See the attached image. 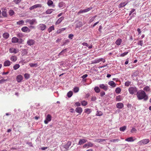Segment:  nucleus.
<instances>
[{
	"instance_id": "1a4fd4ad",
	"label": "nucleus",
	"mask_w": 151,
	"mask_h": 151,
	"mask_svg": "<svg viewBox=\"0 0 151 151\" xmlns=\"http://www.w3.org/2000/svg\"><path fill=\"white\" fill-rule=\"evenodd\" d=\"M23 77L21 75H19L17 77V80L18 82H20L22 80Z\"/></svg>"
},
{
	"instance_id": "cd10ccee",
	"label": "nucleus",
	"mask_w": 151,
	"mask_h": 151,
	"mask_svg": "<svg viewBox=\"0 0 151 151\" xmlns=\"http://www.w3.org/2000/svg\"><path fill=\"white\" fill-rule=\"evenodd\" d=\"M54 30V25H52L50 27H49L48 29L49 32H51L52 30Z\"/></svg>"
},
{
	"instance_id": "a211bd4d",
	"label": "nucleus",
	"mask_w": 151,
	"mask_h": 151,
	"mask_svg": "<svg viewBox=\"0 0 151 151\" xmlns=\"http://www.w3.org/2000/svg\"><path fill=\"white\" fill-rule=\"evenodd\" d=\"M122 42V39L119 38L116 40L115 42V44L118 45H119L121 44Z\"/></svg>"
},
{
	"instance_id": "5fc2aeb1",
	"label": "nucleus",
	"mask_w": 151,
	"mask_h": 151,
	"mask_svg": "<svg viewBox=\"0 0 151 151\" xmlns=\"http://www.w3.org/2000/svg\"><path fill=\"white\" fill-rule=\"evenodd\" d=\"M23 36V35L21 33H19L17 35V37L19 38H22Z\"/></svg>"
},
{
	"instance_id": "9b49d317",
	"label": "nucleus",
	"mask_w": 151,
	"mask_h": 151,
	"mask_svg": "<svg viewBox=\"0 0 151 151\" xmlns=\"http://www.w3.org/2000/svg\"><path fill=\"white\" fill-rule=\"evenodd\" d=\"M19 41V39L17 37H13L12 39V42L13 43H16Z\"/></svg>"
},
{
	"instance_id": "ea45409f",
	"label": "nucleus",
	"mask_w": 151,
	"mask_h": 151,
	"mask_svg": "<svg viewBox=\"0 0 151 151\" xmlns=\"http://www.w3.org/2000/svg\"><path fill=\"white\" fill-rule=\"evenodd\" d=\"M79 88L78 87H76L74 88H73V91L75 93H77V92H78L79 91Z\"/></svg>"
},
{
	"instance_id": "4d7b16f0",
	"label": "nucleus",
	"mask_w": 151,
	"mask_h": 151,
	"mask_svg": "<svg viewBox=\"0 0 151 151\" xmlns=\"http://www.w3.org/2000/svg\"><path fill=\"white\" fill-rule=\"evenodd\" d=\"M104 140H105L104 139H97L95 140V142H103Z\"/></svg>"
},
{
	"instance_id": "2eb2a0df",
	"label": "nucleus",
	"mask_w": 151,
	"mask_h": 151,
	"mask_svg": "<svg viewBox=\"0 0 151 151\" xmlns=\"http://www.w3.org/2000/svg\"><path fill=\"white\" fill-rule=\"evenodd\" d=\"M64 19V17H62L59 18L56 22V24H60L62 21Z\"/></svg>"
},
{
	"instance_id": "052dcab7",
	"label": "nucleus",
	"mask_w": 151,
	"mask_h": 151,
	"mask_svg": "<svg viewBox=\"0 0 151 151\" xmlns=\"http://www.w3.org/2000/svg\"><path fill=\"white\" fill-rule=\"evenodd\" d=\"M83 12H86V11H85V9L84 10H80L78 13V14H79L81 13H82Z\"/></svg>"
},
{
	"instance_id": "37998d69",
	"label": "nucleus",
	"mask_w": 151,
	"mask_h": 151,
	"mask_svg": "<svg viewBox=\"0 0 151 151\" xmlns=\"http://www.w3.org/2000/svg\"><path fill=\"white\" fill-rule=\"evenodd\" d=\"M30 65L31 67H36L37 66V63H30Z\"/></svg>"
},
{
	"instance_id": "338daca9",
	"label": "nucleus",
	"mask_w": 151,
	"mask_h": 151,
	"mask_svg": "<svg viewBox=\"0 0 151 151\" xmlns=\"http://www.w3.org/2000/svg\"><path fill=\"white\" fill-rule=\"evenodd\" d=\"M82 44L84 46H86L87 47H88L89 45L88 44V43L85 42H83L82 43Z\"/></svg>"
},
{
	"instance_id": "c756f323",
	"label": "nucleus",
	"mask_w": 151,
	"mask_h": 151,
	"mask_svg": "<svg viewBox=\"0 0 151 151\" xmlns=\"http://www.w3.org/2000/svg\"><path fill=\"white\" fill-rule=\"evenodd\" d=\"M20 65L18 64H16L13 66V68L15 70H17L19 68Z\"/></svg>"
},
{
	"instance_id": "6e6d98bb",
	"label": "nucleus",
	"mask_w": 151,
	"mask_h": 151,
	"mask_svg": "<svg viewBox=\"0 0 151 151\" xmlns=\"http://www.w3.org/2000/svg\"><path fill=\"white\" fill-rule=\"evenodd\" d=\"M116 101H121L120 96H117L116 97Z\"/></svg>"
},
{
	"instance_id": "f8f14e48",
	"label": "nucleus",
	"mask_w": 151,
	"mask_h": 151,
	"mask_svg": "<svg viewBox=\"0 0 151 151\" xmlns=\"http://www.w3.org/2000/svg\"><path fill=\"white\" fill-rule=\"evenodd\" d=\"M27 22L29 23L31 25H33L34 24L35 22H36V20L35 19H32V20H27Z\"/></svg>"
},
{
	"instance_id": "0e129e2a",
	"label": "nucleus",
	"mask_w": 151,
	"mask_h": 151,
	"mask_svg": "<svg viewBox=\"0 0 151 151\" xmlns=\"http://www.w3.org/2000/svg\"><path fill=\"white\" fill-rule=\"evenodd\" d=\"M92 9V7H89L87 9H85V11L86 12L89 11Z\"/></svg>"
},
{
	"instance_id": "680f3d73",
	"label": "nucleus",
	"mask_w": 151,
	"mask_h": 151,
	"mask_svg": "<svg viewBox=\"0 0 151 151\" xmlns=\"http://www.w3.org/2000/svg\"><path fill=\"white\" fill-rule=\"evenodd\" d=\"M73 35L72 34H70L69 35L68 37L70 39H73Z\"/></svg>"
},
{
	"instance_id": "5701e85b",
	"label": "nucleus",
	"mask_w": 151,
	"mask_h": 151,
	"mask_svg": "<svg viewBox=\"0 0 151 151\" xmlns=\"http://www.w3.org/2000/svg\"><path fill=\"white\" fill-rule=\"evenodd\" d=\"M54 10L52 9H48L46 12V13L47 14H50L53 11H54Z\"/></svg>"
},
{
	"instance_id": "49530a36",
	"label": "nucleus",
	"mask_w": 151,
	"mask_h": 151,
	"mask_svg": "<svg viewBox=\"0 0 151 151\" xmlns=\"http://www.w3.org/2000/svg\"><path fill=\"white\" fill-rule=\"evenodd\" d=\"M131 83V82L129 81H127L125 83V85L127 86H128Z\"/></svg>"
},
{
	"instance_id": "58836bf2",
	"label": "nucleus",
	"mask_w": 151,
	"mask_h": 151,
	"mask_svg": "<svg viewBox=\"0 0 151 151\" xmlns=\"http://www.w3.org/2000/svg\"><path fill=\"white\" fill-rule=\"evenodd\" d=\"M30 75L27 73H25L24 74L25 78L27 79H28L29 78Z\"/></svg>"
},
{
	"instance_id": "774afa93",
	"label": "nucleus",
	"mask_w": 151,
	"mask_h": 151,
	"mask_svg": "<svg viewBox=\"0 0 151 151\" xmlns=\"http://www.w3.org/2000/svg\"><path fill=\"white\" fill-rule=\"evenodd\" d=\"M96 99V98L94 96L91 99V100L93 101H95Z\"/></svg>"
},
{
	"instance_id": "864d4df0",
	"label": "nucleus",
	"mask_w": 151,
	"mask_h": 151,
	"mask_svg": "<svg viewBox=\"0 0 151 151\" xmlns=\"http://www.w3.org/2000/svg\"><path fill=\"white\" fill-rule=\"evenodd\" d=\"M69 42V40H65L64 42H63V45H65L66 43H68Z\"/></svg>"
},
{
	"instance_id": "7ed1b4c3",
	"label": "nucleus",
	"mask_w": 151,
	"mask_h": 151,
	"mask_svg": "<svg viewBox=\"0 0 151 151\" xmlns=\"http://www.w3.org/2000/svg\"><path fill=\"white\" fill-rule=\"evenodd\" d=\"M125 141L128 142H133L134 141H139V140L135 138L131 137L126 139H125Z\"/></svg>"
},
{
	"instance_id": "e433bc0d",
	"label": "nucleus",
	"mask_w": 151,
	"mask_h": 151,
	"mask_svg": "<svg viewBox=\"0 0 151 151\" xmlns=\"http://www.w3.org/2000/svg\"><path fill=\"white\" fill-rule=\"evenodd\" d=\"M102 115V113L101 111H97V113L96 114V115L98 116H101Z\"/></svg>"
},
{
	"instance_id": "b1692460",
	"label": "nucleus",
	"mask_w": 151,
	"mask_h": 151,
	"mask_svg": "<svg viewBox=\"0 0 151 151\" xmlns=\"http://www.w3.org/2000/svg\"><path fill=\"white\" fill-rule=\"evenodd\" d=\"M17 59V57L15 56H13L11 58V60L12 61L15 62Z\"/></svg>"
},
{
	"instance_id": "aec40b11",
	"label": "nucleus",
	"mask_w": 151,
	"mask_h": 151,
	"mask_svg": "<svg viewBox=\"0 0 151 151\" xmlns=\"http://www.w3.org/2000/svg\"><path fill=\"white\" fill-rule=\"evenodd\" d=\"M4 65L5 66H8L10 65V62L9 60H6L4 63Z\"/></svg>"
},
{
	"instance_id": "2f4dec72",
	"label": "nucleus",
	"mask_w": 151,
	"mask_h": 151,
	"mask_svg": "<svg viewBox=\"0 0 151 151\" xmlns=\"http://www.w3.org/2000/svg\"><path fill=\"white\" fill-rule=\"evenodd\" d=\"M115 91L116 93H119L121 91V89L120 88L118 87L116 88Z\"/></svg>"
},
{
	"instance_id": "ddd939ff",
	"label": "nucleus",
	"mask_w": 151,
	"mask_h": 151,
	"mask_svg": "<svg viewBox=\"0 0 151 151\" xmlns=\"http://www.w3.org/2000/svg\"><path fill=\"white\" fill-rule=\"evenodd\" d=\"M108 84L112 87H114L116 86V84L113 81H111L109 82Z\"/></svg>"
},
{
	"instance_id": "20e7f679",
	"label": "nucleus",
	"mask_w": 151,
	"mask_h": 151,
	"mask_svg": "<svg viewBox=\"0 0 151 151\" xmlns=\"http://www.w3.org/2000/svg\"><path fill=\"white\" fill-rule=\"evenodd\" d=\"M51 120V116L50 114H48L46 116V119L44 121V123L45 124H47L48 122H50Z\"/></svg>"
},
{
	"instance_id": "4be33fe9",
	"label": "nucleus",
	"mask_w": 151,
	"mask_h": 151,
	"mask_svg": "<svg viewBox=\"0 0 151 151\" xmlns=\"http://www.w3.org/2000/svg\"><path fill=\"white\" fill-rule=\"evenodd\" d=\"M95 91L97 93H99L100 91V89L98 86H96L94 88Z\"/></svg>"
},
{
	"instance_id": "0eeeda50",
	"label": "nucleus",
	"mask_w": 151,
	"mask_h": 151,
	"mask_svg": "<svg viewBox=\"0 0 151 151\" xmlns=\"http://www.w3.org/2000/svg\"><path fill=\"white\" fill-rule=\"evenodd\" d=\"M99 87L103 89L105 91H106L108 90V87L107 85H105L104 84H101L99 85Z\"/></svg>"
},
{
	"instance_id": "603ef678",
	"label": "nucleus",
	"mask_w": 151,
	"mask_h": 151,
	"mask_svg": "<svg viewBox=\"0 0 151 151\" xmlns=\"http://www.w3.org/2000/svg\"><path fill=\"white\" fill-rule=\"evenodd\" d=\"M87 148H88L90 147H92L93 146V144L91 142L87 143Z\"/></svg>"
},
{
	"instance_id": "412c9836",
	"label": "nucleus",
	"mask_w": 151,
	"mask_h": 151,
	"mask_svg": "<svg viewBox=\"0 0 151 151\" xmlns=\"http://www.w3.org/2000/svg\"><path fill=\"white\" fill-rule=\"evenodd\" d=\"M3 36L4 38L7 39L9 37V34L8 33L5 32L3 34Z\"/></svg>"
},
{
	"instance_id": "c9c22d12",
	"label": "nucleus",
	"mask_w": 151,
	"mask_h": 151,
	"mask_svg": "<svg viewBox=\"0 0 151 151\" xmlns=\"http://www.w3.org/2000/svg\"><path fill=\"white\" fill-rule=\"evenodd\" d=\"M65 28H62V29H60L57 31V33H60L61 31L65 30Z\"/></svg>"
},
{
	"instance_id": "4c0bfd02",
	"label": "nucleus",
	"mask_w": 151,
	"mask_h": 151,
	"mask_svg": "<svg viewBox=\"0 0 151 151\" xmlns=\"http://www.w3.org/2000/svg\"><path fill=\"white\" fill-rule=\"evenodd\" d=\"M24 23V21L22 20L19 21L17 22V24L18 25L22 24H23Z\"/></svg>"
},
{
	"instance_id": "9d476101",
	"label": "nucleus",
	"mask_w": 151,
	"mask_h": 151,
	"mask_svg": "<svg viewBox=\"0 0 151 151\" xmlns=\"http://www.w3.org/2000/svg\"><path fill=\"white\" fill-rule=\"evenodd\" d=\"M116 106L118 109H122L124 106V104L121 103H117L116 105Z\"/></svg>"
},
{
	"instance_id": "dca6fc26",
	"label": "nucleus",
	"mask_w": 151,
	"mask_h": 151,
	"mask_svg": "<svg viewBox=\"0 0 151 151\" xmlns=\"http://www.w3.org/2000/svg\"><path fill=\"white\" fill-rule=\"evenodd\" d=\"M76 111L79 114H81L82 111V109L80 107H78L76 109Z\"/></svg>"
},
{
	"instance_id": "3c124183",
	"label": "nucleus",
	"mask_w": 151,
	"mask_h": 151,
	"mask_svg": "<svg viewBox=\"0 0 151 151\" xmlns=\"http://www.w3.org/2000/svg\"><path fill=\"white\" fill-rule=\"evenodd\" d=\"M121 141V139H112L110 141V142H115L116 141Z\"/></svg>"
},
{
	"instance_id": "72a5a7b5",
	"label": "nucleus",
	"mask_w": 151,
	"mask_h": 151,
	"mask_svg": "<svg viewBox=\"0 0 151 151\" xmlns=\"http://www.w3.org/2000/svg\"><path fill=\"white\" fill-rule=\"evenodd\" d=\"M64 3L63 2H60L58 4V6L60 8L64 6Z\"/></svg>"
},
{
	"instance_id": "a19ab883",
	"label": "nucleus",
	"mask_w": 151,
	"mask_h": 151,
	"mask_svg": "<svg viewBox=\"0 0 151 151\" xmlns=\"http://www.w3.org/2000/svg\"><path fill=\"white\" fill-rule=\"evenodd\" d=\"M144 90L146 91H150V88L149 87L146 86L144 88Z\"/></svg>"
},
{
	"instance_id": "09e8293b",
	"label": "nucleus",
	"mask_w": 151,
	"mask_h": 151,
	"mask_svg": "<svg viewBox=\"0 0 151 151\" xmlns=\"http://www.w3.org/2000/svg\"><path fill=\"white\" fill-rule=\"evenodd\" d=\"M14 13V11L12 10H10L9 11V14L11 16L13 15Z\"/></svg>"
},
{
	"instance_id": "e2e57ef3",
	"label": "nucleus",
	"mask_w": 151,
	"mask_h": 151,
	"mask_svg": "<svg viewBox=\"0 0 151 151\" xmlns=\"http://www.w3.org/2000/svg\"><path fill=\"white\" fill-rule=\"evenodd\" d=\"M105 94V92L104 91H101L100 93V96H101L102 97Z\"/></svg>"
},
{
	"instance_id": "f704fd0d",
	"label": "nucleus",
	"mask_w": 151,
	"mask_h": 151,
	"mask_svg": "<svg viewBox=\"0 0 151 151\" xmlns=\"http://www.w3.org/2000/svg\"><path fill=\"white\" fill-rule=\"evenodd\" d=\"M91 110L90 109H85V112L89 114L91 112Z\"/></svg>"
},
{
	"instance_id": "c85d7f7f",
	"label": "nucleus",
	"mask_w": 151,
	"mask_h": 151,
	"mask_svg": "<svg viewBox=\"0 0 151 151\" xmlns=\"http://www.w3.org/2000/svg\"><path fill=\"white\" fill-rule=\"evenodd\" d=\"M33 6L34 9L37 8L41 7V5L40 4H36L33 5Z\"/></svg>"
},
{
	"instance_id": "bf43d9fd",
	"label": "nucleus",
	"mask_w": 151,
	"mask_h": 151,
	"mask_svg": "<svg viewBox=\"0 0 151 151\" xmlns=\"http://www.w3.org/2000/svg\"><path fill=\"white\" fill-rule=\"evenodd\" d=\"M150 140L148 139H145L141 140L139 141V142H149Z\"/></svg>"
},
{
	"instance_id": "c03bdc74",
	"label": "nucleus",
	"mask_w": 151,
	"mask_h": 151,
	"mask_svg": "<svg viewBox=\"0 0 151 151\" xmlns=\"http://www.w3.org/2000/svg\"><path fill=\"white\" fill-rule=\"evenodd\" d=\"M2 15L4 17H6L7 16V13L6 12L3 11L2 12Z\"/></svg>"
},
{
	"instance_id": "a18cd8bd",
	"label": "nucleus",
	"mask_w": 151,
	"mask_h": 151,
	"mask_svg": "<svg viewBox=\"0 0 151 151\" xmlns=\"http://www.w3.org/2000/svg\"><path fill=\"white\" fill-rule=\"evenodd\" d=\"M128 52H124V53H122V54H121V55H120V56H121V57H124L125 55H127L128 54Z\"/></svg>"
},
{
	"instance_id": "39448f33",
	"label": "nucleus",
	"mask_w": 151,
	"mask_h": 151,
	"mask_svg": "<svg viewBox=\"0 0 151 151\" xmlns=\"http://www.w3.org/2000/svg\"><path fill=\"white\" fill-rule=\"evenodd\" d=\"M71 142H67L65 143L62 146L65 150H67L71 145Z\"/></svg>"
},
{
	"instance_id": "7c9ffc66",
	"label": "nucleus",
	"mask_w": 151,
	"mask_h": 151,
	"mask_svg": "<svg viewBox=\"0 0 151 151\" xmlns=\"http://www.w3.org/2000/svg\"><path fill=\"white\" fill-rule=\"evenodd\" d=\"M126 128L127 127L126 126H124L120 127L119 129L120 131L123 132L126 129Z\"/></svg>"
},
{
	"instance_id": "de8ad7c7",
	"label": "nucleus",
	"mask_w": 151,
	"mask_h": 151,
	"mask_svg": "<svg viewBox=\"0 0 151 151\" xmlns=\"http://www.w3.org/2000/svg\"><path fill=\"white\" fill-rule=\"evenodd\" d=\"M87 104V102L86 101H82L81 102V104L83 106H85Z\"/></svg>"
},
{
	"instance_id": "393cba45",
	"label": "nucleus",
	"mask_w": 151,
	"mask_h": 151,
	"mask_svg": "<svg viewBox=\"0 0 151 151\" xmlns=\"http://www.w3.org/2000/svg\"><path fill=\"white\" fill-rule=\"evenodd\" d=\"M102 61V58H100L98 59L95 60L93 61V62L92 63H99L101 61Z\"/></svg>"
},
{
	"instance_id": "a878e982",
	"label": "nucleus",
	"mask_w": 151,
	"mask_h": 151,
	"mask_svg": "<svg viewBox=\"0 0 151 151\" xmlns=\"http://www.w3.org/2000/svg\"><path fill=\"white\" fill-rule=\"evenodd\" d=\"M47 4L48 6H50L52 5L53 4V2L51 0H48L47 2Z\"/></svg>"
},
{
	"instance_id": "69168bd1",
	"label": "nucleus",
	"mask_w": 151,
	"mask_h": 151,
	"mask_svg": "<svg viewBox=\"0 0 151 151\" xmlns=\"http://www.w3.org/2000/svg\"><path fill=\"white\" fill-rule=\"evenodd\" d=\"M23 41L22 40L21 38H20L19 39V41L18 42L19 44H21L22 42Z\"/></svg>"
},
{
	"instance_id": "13d9d810",
	"label": "nucleus",
	"mask_w": 151,
	"mask_h": 151,
	"mask_svg": "<svg viewBox=\"0 0 151 151\" xmlns=\"http://www.w3.org/2000/svg\"><path fill=\"white\" fill-rule=\"evenodd\" d=\"M143 43V41L142 40H140L139 41V42L138 43V45H140L141 46H142V45Z\"/></svg>"
},
{
	"instance_id": "bb28decb",
	"label": "nucleus",
	"mask_w": 151,
	"mask_h": 151,
	"mask_svg": "<svg viewBox=\"0 0 151 151\" xmlns=\"http://www.w3.org/2000/svg\"><path fill=\"white\" fill-rule=\"evenodd\" d=\"M73 95V92L71 91H69L68 93L67 96L69 98L70 97Z\"/></svg>"
},
{
	"instance_id": "8fccbe9b",
	"label": "nucleus",
	"mask_w": 151,
	"mask_h": 151,
	"mask_svg": "<svg viewBox=\"0 0 151 151\" xmlns=\"http://www.w3.org/2000/svg\"><path fill=\"white\" fill-rule=\"evenodd\" d=\"M14 2L17 4H19L21 1V0H13Z\"/></svg>"
},
{
	"instance_id": "4468645a",
	"label": "nucleus",
	"mask_w": 151,
	"mask_h": 151,
	"mask_svg": "<svg viewBox=\"0 0 151 151\" xmlns=\"http://www.w3.org/2000/svg\"><path fill=\"white\" fill-rule=\"evenodd\" d=\"M21 30L22 31L26 32H27L28 30H29V32L30 31V29L27 27H23L22 29Z\"/></svg>"
},
{
	"instance_id": "423d86ee",
	"label": "nucleus",
	"mask_w": 151,
	"mask_h": 151,
	"mask_svg": "<svg viewBox=\"0 0 151 151\" xmlns=\"http://www.w3.org/2000/svg\"><path fill=\"white\" fill-rule=\"evenodd\" d=\"M35 41L32 39L28 40L27 42V44L28 45L31 46L34 45L35 44Z\"/></svg>"
},
{
	"instance_id": "6e6552de",
	"label": "nucleus",
	"mask_w": 151,
	"mask_h": 151,
	"mask_svg": "<svg viewBox=\"0 0 151 151\" xmlns=\"http://www.w3.org/2000/svg\"><path fill=\"white\" fill-rule=\"evenodd\" d=\"M41 30L43 31L46 28V26L43 24H40L38 26Z\"/></svg>"
},
{
	"instance_id": "6ab92c4d",
	"label": "nucleus",
	"mask_w": 151,
	"mask_h": 151,
	"mask_svg": "<svg viewBox=\"0 0 151 151\" xmlns=\"http://www.w3.org/2000/svg\"><path fill=\"white\" fill-rule=\"evenodd\" d=\"M127 4L126 2L121 3L119 5V8H122L125 6Z\"/></svg>"
},
{
	"instance_id": "f3484780",
	"label": "nucleus",
	"mask_w": 151,
	"mask_h": 151,
	"mask_svg": "<svg viewBox=\"0 0 151 151\" xmlns=\"http://www.w3.org/2000/svg\"><path fill=\"white\" fill-rule=\"evenodd\" d=\"M9 52L11 53H17V51L15 48L13 47L11 48L9 50Z\"/></svg>"
},
{
	"instance_id": "f257e3e1",
	"label": "nucleus",
	"mask_w": 151,
	"mask_h": 151,
	"mask_svg": "<svg viewBox=\"0 0 151 151\" xmlns=\"http://www.w3.org/2000/svg\"><path fill=\"white\" fill-rule=\"evenodd\" d=\"M137 95L139 100L144 99L145 101H146L148 99V97L146 95L145 92L143 90L137 92Z\"/></svg>"
},
{
	"instance_id": "f03ea898",
	"label": "nucleus",
	"mask_w": 151,
	"mask_h": 151,
	"mask_svg": "<svg viewBox=\"0 0 151 151\" xmlns=\"http://www.w3.org/2000/svg\"><path fill=\"white\" fill-rule=\"evenodd\" d=\"M128 91L131 94L133 95L134 94L137 93L138 89L135 87H130L128 89Z\"/></svg>"
},
{
	"instance_id": "79ce46f5",
	"label": "nucleus",
	"mask_w": 151,
	"mask_h": 151,
	"mask_svg": "<svg viewBox=\"0 0 151 151\" xmlns=\"http://www.w3.org/2000/svg\"><path fill=\"white\" fill-rule=\"evenodd\" d=\"M22 51L24 55H27V49H23Z\"/></svg>"
},
{
	"instance_id": "473e14b6",
	"label": "nucleus",
	"mask_w": 151,
	"mask_h": 151,
	"mask_svg": "<svg viewBox=\"0 0 151 151\" xmlns=\"http://www.w3.org/2000/svg\"><path fill=\"white\" fill-rule=\"evenodd\" d=\"M83 25L82 23L81 22H79L77 24L76 27H79L82 26Z\"/></svg>"
}]
</instances>
